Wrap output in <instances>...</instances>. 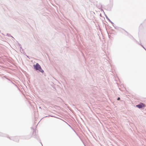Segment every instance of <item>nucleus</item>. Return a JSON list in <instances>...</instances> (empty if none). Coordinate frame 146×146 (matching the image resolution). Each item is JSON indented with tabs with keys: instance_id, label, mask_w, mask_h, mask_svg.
<instances>
[{
	"instance_id": "f257e3e1",
	"label": "nucleus",
	"mask_w": 146,
	"mask_h": 146,
	"mask_svg": "<svg viewBox=\"0 0 146 146\" xmlns=\"http://www.w3.org/2000/svg\"><path fill=\"white\" fill-rule=\"evenodd\" d=\"M34 68L36 70H38L39 71L43 73L44 71L42 69L38 63H37L36 65H33Z\"/></svg>"
},
{
	"instance_id": "f03ea898",
	"label": "nucleus",
	"mask_w": 146,
	"mask_h": 146,
	"mask_svg": "<svg viewBox=\"0 0 146 146\" xmlns=\"http://www.w3.org/2000/svg\"><path fill=\"white\" fill-rule=\"evenodd\" d=\"M145 105L143 103H141L137 105L136 106L139 108H141L145 106Z\"/></svg>"
},
{
	"instance_id": "7ed1b4c3",
	"label": "nucleus",
	"mask_w": 146,
	"mask_h": 146,
	"mask_svg": "<svg viewBox=\"0 0 146 146\" xmlns=\"http://www.w3.org/2000/svg\"><path fill=\"white\" fill-rule=\"evenodd\" d=\"M120 98H118V99H117V100H120Z\"/></svg>"
}]
</instances>
